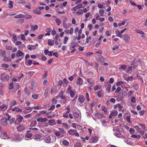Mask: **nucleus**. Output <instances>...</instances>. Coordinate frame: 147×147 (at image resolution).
I'll list each match as a JSON object with an SVG mask.
<instances>
[{"instance_id": "1", "label": "nucleus", "mask_w": 147, "mask_h": 147, "mask_svg": "<svg viewBox=\"0 0 147 147\" xmlns=\"http://www.w3.org/2000/svg\"><path fill=\"white\" fill-rule=\"evenodd\" d=\"M44 140L45 142L47 143L54 142L56 140V138L55 136L52 135H47L44 138Z\"/></svg>"}, {"instance_id": "2", "label": "nucleus", "mask_w": 147, "mask_h": 147, "mask_svg": "<svg viewBox=\"0 0 147 147\" xmlns=\"http://www.w3.org/2000/svg\"><path fill=\"white\" fill-rule=\"evenodd\" d=\"M66 93L69 94L70 96L73 98L76 94L75 90L73 89L69 85H68L66 90Z\"/></svg>"}, {"instance_id": "3", "label": "nucleus", "mask_w": 147, "mask_h": 147, "mask_svg": "<svg viewBox=\"0 0 147 147\" xmlns=\"http://www.w3.org/2000/svg\"><path fill=\"white\" fill-rule=\"evenodd\" d=\"M114 135L117 137L122 138H123L122 135L121 134L120 131L118 129L115 128L113 129Z\"/></svg>"}, {"instance_id": "4", "label": "nucleus", "mask_w": 147, "mask_h": 147, "mask_svg": "<svg viewBox=\"0 0 147 147\" xmlns=\"http://www.w3.org/2000/svg\"><path fill=\"white\" fill-rule=\"evenodd\" d=\"M74 119L76 121H78L81 119V114H79L76 112H74L73 113Z\"/></svg>"}, {"instance_id": "5", "label": "nucleus", "mask_w": 147, "mask_h": 147, "mask_svg": "<svg viewBox=\"0 0 147 147\" xmlns=\"http://www.w3.org/2000/svg\"><path fill=\"white\" fill-rule=\"evenodd\" d=\"M1 79L2 80L7 81H8L9 79V76L4 73H3L1 75Z\"/></svg>"}, {"instance_id": "6", "label": "nucleus", "mask_w": 147, "mask_h": 147, "mask_svg": "<svg viewBox=\"0 0 147 147\" xmlns=\"http://www.w3.org/2000/svg\"><path fill=\"white\" fill-rule=\"evenodd\" d=\"M11 137L13 140L14 141H19L22 140V138L18 134L12 135Z\"/></svg>"}, {"instance_id": "7", "label": "nucleus", "mask_w": 147, "mask_h": 147, "mask_svg": "<svg viewBox=\"0 0 147 147\" xmlns=\"http://www.w3.org/2000/svg\"><path fill=\"white\" fill-rule=\"evenodd\" d=\"M78 100L80 103L81 106L84 105L85 102V98L83 95H80L79 96Z\"/></svg>"}, {"instance_id": "8", "label": "nucleus", "mask_w": 147, "mask_h": 147, "mask_svg": "<svg viewBox=\"0 0 147 147\" xmlns=\"http://www.w3.org/2000/svg\"><path fill=\"white\" fill-rule=\"evenodd\" d=\"M9 110H11L12 111H16V112H20L22 111V110L18 107V106H16L13 108L12 107H9Z\"/></svg>"}, {"instance_id": "9", "label": "nucleus", "mask_w": 147, "mask_h": 147, "mask_svg": "<svg viewBox=\"0 0 147 147\" xmlns=\"http://www.w3.org/2000/svg\"><path fill=\"white\" fill-rule=\"evenodd\" d=\"M123 40L125 41V42L128 43L129 42L130 39L131 37L129 35L125 34L123 36Z\"/></svg>"}, {"instance_id": "10", "label": "nucleus", "mask_w": 147, "mask_h": 147, "mask_svg": "<svg viewBox=\"0 0 147 147\" xmlns=\"http://www.w3.org/2000/svg\"><path fill=\"white\" fill-rule=\"evenodd\" d=\"M104 87L106 88V91L107 92H109L111 89V85L109 84L108 82H106L104 86Z\"/></svg>"}, {"instance_id": "11", "label": "nucleus", "mask_w": 147, "mask_h": 147, "mask_svg": "<svg viewBox=\"0 0 147 147\" xmlns=\"http://www.w3.org/2000/svg\"><path fill=\"white\" fill-rule=\"evenodd\" d=\"M1 138L4 139H8L9 138V137L7 134V133L5 132H4L1 134Z\"/></svg>"}, {"instance_id": "12", "label": "nucleus", "mask_w": 147, "mask_h": 147, "mask_svg": "<svg viewBox=\"0 0 147 147\" xmlns=\"http://www.w3.org/2000/svg\"><path fill=\"white\" fill-rule=\"evenodd\" d=\"M87 81L89 83V85L90 86H93L95 85L94 80L91 78L88 79Z\"/></svg>"}, {"instance_id": "13", "label": "nucleus", "mask_w": 147, "mask_h": 147, "mask_svg": "<svg viewBox=\"0 0 147 147\" xmlns=\"http://www.w3.org/2000/svg\"><path fill=\"white\" fill-rule=\"evenodd\" d=\"M23 119V117L20 115H18L16 116V121L18 122L19 123H20L22 121Z\"/></svg>"}, {"instance_id": "14", "label": "nucleus", "mask_w": 147, "mask_h": 147, "mask_svg": "<svg viewBox=\"0 0 147 147\" xmlns=\"http://www.w3.org/2000/svg\"><path fill=\"white\" fill-rule=\"evenodd\" d=\"M48 121V119L46 118H39L37 119V121L38 122H41L42 123Z\"/></svg>"}, {"instance_id": "15", "label": "nucleus", "mask_w": 147, "mask_h": 147, "mask_svg": "<svg viewBox=\"0 0 147 147\" xmlns=\"http://www.w3.org/2000/svg\"><path fill=\"white\" fill-rule=\"evenodd\" d=\"M34 139L38 141H40L42 140L40 135L39 134L35 135L34 137Z\"/></svg>"}, {"instance_id": "16", "label": "nucleus", "mask_w": 147, "mask_h": 147, "mask_svg": "<svg viewBox=\"0 0 147 147\" xmlns=\"http://www.w3.org/2000/svg\"><path fill=\"white\" fill-rule=\"evenodd\" d=\"M24 53L22 52L20 50H18L16 53V56L18 57H20L22 56H24Z\"/></svg>"}, {"instance_id": "17", "label": "nucleus", "mask_w": 147, "mask_h": 147, "mask_svg": "<svg viewBox=\"0 0 147 147\" xmlns=\"http://www.w3.org/2000/svg\"><path fill=\"white\" fill-rule=\"evenodd\" d=\"M118 114V112L116 110L112 111L111 113L109 116V118H111L113 116H116Z\"/></svg>"}, {"instance_id": "18", "label": "nucleus", "mask_w": 147, "mask_h": 147, "mask_svg": "<svg viewBox=\"0 0 147 147\" xmlns=\"http://www.w3.org/2000/svg\"><path fill=\"white\" fill-rule=\"evenodd\" d=\"M83 79L79 77L76 81L77 85H82L83 84Z\"/></svg>"}, {"instance_id": "19", "label": "nucleus", "mask_w": 147, "mask_h": 147, "mask_svg": "<svg viewBox=\"0 0 147 147\" xmlns=\"http://www.w3.org/2000/svg\"><path fill=\"white\" fill-rule=\"evenodd\" d=\"M7 106L5 104H3L0 106L1 111H5L7 109Z\"/></svg>"}, {"instance_id": "20", "label": "nucleus", "mask_w": 147, "mask_h": 147, "mask_svg": "<svg viewBox=\"0 0 147 147\" xmlns=\"http://www.w3.org/2000/svg\"><path fill=\"white\" fill-rule=\"evenodd\" d=\"M2 124L4 125H7V119L5 118H3L1 119Z\"/></svg>"}, {"instance_id": "21", "label": "nucleus", "mask_w": 147, "mask_h": 147, "mask_svg": "<svg viewBox=\"0 0 147 147\" xmlns=\"http://www.w3.org/2000/svg\"><path fill=\"white\" fill-rule=\"evenodd\" d=\"M27 49L30 51L36 49V46L34 45H29L27 46Z\"/></svg>"}, {"instance_id": "22", "label": "nucleus", "mask_w": 147, "mask_h": 147, "mask_svg": "<svg viewBox=\"0 0 147 147\" xmlns=\"http://www.w3.org/2000/svg\"><path fill=\"white\" fill-rule=\"evenodd\" d=\"M30 27L31 28V30L33 31H34L36 30L38 28V27L37 25H34L32 24H31Z\"/></svg>"}, {"instance_id": "23", "label": "nucleus", "mask_w": 147, "mask_h": 147, "mask_svg": "<svg viewBox=\"0 0 147 147\" xmlns=\"http://www.w3.org/2000/svg\"><path fill=\"white\" fill-rule=\"evenodd\" d=\"M48 123L49 125L51 126L55 125L56 124L55 121L54 119L49 120Z\"/></svg>"}, {"instance_id": "24", "label": "nucleus", "mask_w": 147, "mask_h": 147, "mask_svg": "<svg viewBox=\"0 0 147 147\" xmlns=\"http://www.w3.org/2000/svg\"><path fill=\"white\" fill-rule=\"evenodd\" d=\"M47 117V118L49 119L52 118L54 117L55 115L54 114H52L51 112L48 113L47 112V114L46 115Z\"/></svg>"}, {"instance_id": "25", "label": "nucleus", "mask_w": 147, "mask_h": 147, "mask_svg": "<svg viewBox=\"0 0 147 147\" xmlns=\"http://www.w3.org/2000/svg\"><path fill=\"white\" fill-rule=\"evenodd\" d=\"M76 132V130L73 129H70L68 131V133L70 135L73 136L75 134V133Z\"/></svg>"}, {"instance_id": "26", "label": "nucleus", "mask_w": 147, "mask_h": 147, "mask_svg": "<svg viewBox=\"0 0 147 147\" xmlns=\"http://www.w3.org/2000/svg\"><path fill=\"white\" fill-rule=\"evenodd\" d=\"M32 108L35 110L41 109H42V107L40 105H35Z\"/></svg>"}, {"instance_id": "27", "label": "nucleus", "mask_w": 147, "mask_h": 147, "mask_svg": "<svg viewBox=\"0 0 147 147\" xmlns=\"http://www.w3.org/2000/svg\"><path fill=\"white\" fill-rule=\"evenodd\" d=\"M55 134L57 136H58L60 138L64 136L63 135V134H61V133L59 131L55 132Z\"/></svg>"}, {"instance_id": "28", "label": "nucleus", "mask_w": 147, "mask_h": 147, "mask_svg": "<svg viewBox=\"0 0 147 147\" xmlns=\"http://www.w3.org/2000/svg\"><path fill=\"white\" fill-rule=\"evenodd\" d=\"M25 17V16L23 14H19L14 17V18H22Z\"/></svg>"}, {"instance_id": "29", "label": "nucleus", "mask_w": 147, "mask_h": 147, "mask_svg": "<svg viewBox=\"0 0 147 147\" xmlns=\"http://www.w3.org/2000/svg\"><path fill=\"white\" fill-rule=\"evenodd\" d=\"M32 60H30L28 61H25V64L27 66H30L32 63Z\"/></svg>"}, {"instance_id": "30", "label": "nucleus", "mask_w": 147, "mask_h": 147, "mask_svg": "<svg viewBox=\"0 0 147 147\" xmlns=\"http://www.w3.org/2000/svg\"><path fill=\"white\" fill-rule=\"evenodd\" d=\"M65 32L66 33H69L70 34H72L73 32V29L72 28H70V30H65Z\"/></svg>"}, {"instance_id": "31", "label": "nucleus", "mask_w": 147, "mask_h": 147, "mask_svg": "<svg viewBox=\"0 0 147 147\" xmlns=\"http://www.w3.org/2000/svg\"><path fill=\"white\" fill-rule=\"evenodd\" d=\"M13 2L11 1H10L8 4V7L10 9H12L13 7Z\"/></svg>"}, {"instance_id": "32", "label": "nucleus", "mask_w": 147, "mask_h": 147, "mask_svg": "<svg viewBox=\"0 0 147 147\" xmlns=\"http://www.w3.org/2000/svg\"><path fill=\"white\" fill-rule=\"evenodd\" d=\"M129 20L125 19L122 22L118 24V25L119 26H121L124 25L125 22L128 21Z\"/></svg>"}, {"instance_id": "33", "label": "nucleus", "mask_w": 147, "mask_h": 147, "mask_svg": "<svg viewBox=\"0 0 147 147\" xmlns=\"http://www.w3.org/2000/svg\"><path fill=\"white\" fill-rule=\"evenodd\" d=\"M16 101L15 100H13L10 104L9 107H12L16 104Z\"/></svg>"}, {"instance_id": "34", "label": "nucleus", "mask_w": 147, "mask_h": 147, "mask_svg": "<svg viewBox=\"0 0 147 147\" xmlns=\"http://www.w3.org/2000/svg\"><path fill=\"white\" fill-rule=\"evenodd\" d=\"M131 137L137 138L138 139H139L140 138L141 136L139 134L136 135L134 134L131 136Z\"/></svg>"}, {"instance_id": "35", "label": "nucleus", "mask_w": 147, "mask_h": 147, "mask_svg": "<svg viewBox=\"0 0 147 147\" xmlns=\"http://www.w3.org/2000/svg\"><path fill=\"white\" fill-rule=\"evenodd\" d=\"M24 128V125H20L17 128V129L19 131H21L23 130Z\"/></svg>"}, {"instance_id": "36", "label": "nucleus", "mask_w": 147, "mask_h": 147, "mask_svg": "<svg viewBox=\"0 0 147 147\" xmlns=\"http://www.w3.org/2000/svg\"><path fill=\"white\" fill-rule=\"evenodd\" d=\"M1 65L2 67L5 70L9 67L8 65L7 64L3 63Z\"/></svg>"}, {"instance_id": "37", "label": "nucleus", "mask_w": 147, "mask_h": 147, "mask_svg": "<svg viewBox=\"0 0 147 147\" xmlns=\"http://www.w3.org/2000/svg\"><path fill=\"white\" fill-rule=\"evenodd\" d=\"M97 60L98 61L103 62L105 61V59L102 57L100 56L97 59Z\"/></svg>"}, {"instance_id": "38", "label": "nucleus", "mask_w": 147, "mask_h": 147, "mask_svg": "<svg viewBox=\"0 0 147 147\" xmlns=\"http://www.w3.org/2000/svg\"><path fill=\"white\" fill-rule=\"evenodd\" d=\"M55 21L58 26H59L61 22V20L59 18H56L55 20Z\"/></svg>"}, {"instance_id": "39", "label": "nucleus", "mask_w": 147, "mask_h": 147, "mask_svg": "<svg viewBox=\"0 0 147 147\" xmlns=\"http://www.w3.org/2000/svg\"><path fill=\"white\" fill-rule=\"evenodd\" d=\"M125 76H123V78L125 80H126L127 81H128L130 80L133 78V77L132 76H131L130 77H127V78H126Z\"/></svg>"}, {"instance_id": "40", "label": "nucleus", "mask_w": 147, "mask_h": 147, "mask_svg": "<svg viewBox=\"0 0 147 147\" xmlns=\"http://www.w3.org/2000/svg\"><path fill=\"white\" fill-rule=\"evenodd\" d=\"M74 147H82V145L80 142H77L74 144Z\"/></svg>"}, {"instance_id": "41", "label": "nucleus", "mask_w": 147, "mask_h": 147, "mask_svg": "<svg viewBox=\"0 0 147 147\" xmlns=\"http://www.w3.org/2000/svg\"><path fill=\"white\" fill-rule=\"evenodd\" d=\"M92 140L93 142L95 143L97 142L98 139L97 137L96 136H94L92 138Z\"/></svg>"}, {"instance_id": "42", "label": "nucleus", "mask_w": 147, "mask_h": 147, "mask_svg": "<svg viewBox=\"0 0 147 147\" xmlns=\"http://www.w3.org/2000/svg\"><path fill=\"white\" fill-rule=\"evenodd\" d=\"M62 143L63 145L66 146H67L69 144V142L66 140H63Z\"/></svg>"}, {"instance_id": "43", "label": "nucleus", "mask_w": 147, "mask_h": 147, "mask_svg": "<svg viewBox=\"0 0 147 147\" xmlns=\"http://www.w3.org/2000/svg\"><path fill=\"white\" fill-rule=\"evenodd\" d=\"M136 32L140 34H141L143 35L144 34V33L143 32L142 30L137 29L136 30Z\"/></svg>"}, {"instance_id": "44", "label": "nucleus", "mask_w": 147, "mask_h": 147, "mask_svg": "<svg viewBox=\"0 0 147 147\" xmlns=\"http://www.w3.org/2000/svg\"><path fill=\"white\" fill-rule=\"evenodd\" d=\"M83 14V11L81 9L79 10L78 11L76 12V14L77 15H80Z\"/></svg>"}, {"instance_id": "45", "label": "nucleus", "mask_w": 147, "mask_h": 147, "mask_svg": "<svg viewBox=\"0 0 147 147\" xmlns=\"http://www.w3.org/2000/svg\"><path fill=\"white\" fill-rule=\"evenodd\" d=\"M127 68V66L125 65H122L119 69L120 70L121 69L123 70H125Z\"/></svg>"}, {"instance_id": "46", "label": "nucleus", "mask_w": 147, "mask_h": 147, "mask_svg": "<svg viewBox=\"0 0 147 147\" xmlns=\"http://www.w3.org/2000/svg\"><path fill=\"white\" fill-rule=\"evenodd\" d=\"M68 37L67 36H65L64 37L63 42L64 44H65L67 42V41H68Z\"/></svg>"}, {"instance_id": "47", "label": "nucleus", "mask_w": 147, "mask_h": 147, "mask_svg": "<svg viewBox=\"0 0 147 147\" xmlns=\"http://www.w3.org/2000/svg\"><path fill=\"white\" fill-rule=\"evenodd\" d=\"M32 134L31 133H28L26 134L25 138H30L31 137H32Z\"/></svg>"}, {"instance_id": "48", "label": "nucleus", "mask_w": 147, "mask_h": 147, "mask_svg": "<svg viewBox=\"0 0 147 147\" xmlns=\"http://www.w3.org/2000/svg\"><path fill=\"white\" fill-rule=\"evenodd\" d=\"M104 10L102 9H100L99 11V13L101 16H102L104 15Z\"/></svg>"}, {"instance_id": "49", "label": "nucleus", "mask_w": 147, "mask_h": 147, "mask_svg": "<svg viewBox=\"0 0 147 147\" xmlns=\"http://www.w3.org/2000/svg\"><path fill=\"white\" fill-rule=\"evenodd\" d=\"M68 113H69L66 112H64L63 114V117L65 118H67L68 117Z\"/></svg>"}, {"instance_id": "50", "label": "nucleus", "mask_w": 147, "mask_h": 147, "mask_svg": "<svg viewBox=\"0 0 147 147\" xmlns=\"http://www.w3.org/2000/svg\"><path fill=\"white\" fill-rule=\"evenodd\" d=\"M59 129L60 131V132L61 134H64L65 133V131L64 130V129L61 128L59 127Z\"/></svg>"}, {"instance_id": "51", "label": "nucleus", "mask_w": 147, "mask_h": 147, "mask_svg": "<svg viewBox=\"0 0 147 147\" xmlns=\"http://www.w3.org/2000/svg\"><path fill=\"white\" fill-rule=\"evenodd\" d=\"M13 83L11 82L9 84V90L12 89L13 88Z\"/></svg>"}, {"instance_id": "52", "label": "nucleus", "mask_w": 147, "mask_h": 147, "mask_svg": "<svg viewBox=\"0 0 147 147\" xmlns=\"http://www.w3.org/2000/svg\"><path fill=\"white\" fill-rule=\"evenodd\" d=\"M25 92L27 94L29 95L30 94V92L29 89L27 88H25L24 89Z\"/></svg>"}, {"instance_id": "53", "label": "nucleus", "mask_w": 147, "mask_h": 147, "mask_svg": "<svg viewBox=\"0 0 147 147\" xmlns=\"http://www.w3.org/2000/svg\"><path fill=\"white\" fill-rule=\"evenodd\" d=\"M1 55L3 57H5L6 56L5 52L4 51H1Z\"/></svg>"}, {"instance_id": "54", "label": "nucleus", "mask_w": 147, "mask_h": 147, "mask_svg": "<svg viewBox=\"0 0 147 147\" xmlns=\"http://www.w3.org/2000/svg\"><path fill=\"white\" fill-rule=\"evenodd\" d=\"M131 101L132 103H134L136 102V99L135 97H132L131 98Z\"/></svg>"}, {"instance_id": "55", "label": "nucleus", "mask_w": 147, "mask_h": 147, "mask_svg": "<svg viewBox=\"0 0 147 147\" xmlns=\"http://www.w3.org/2000/svg\"><path fill=\"white\" fill-rule=\"evenodd\" d=\"M40 113L42 115H43L44 114H45L46 115L47 113V112L46 110H43V111H40Z\"/></svg>"}, {"instance_id": "56", "label": "nucleus", "mask_w": 147, "mask_h": 147, "mask_svg": "<svg viewBox=\"0 0 147 147\" xmlns=\"http://www.w3.org/2000/svg\"><path fill=\"white\" fill-rule=\"evenodd\" d=\"M70 105H67V107L65 108V109L66 110V112L69 113L70 112Z\"/></svg>"}, {"instance_id": "57", "label": "nucleus", "mask_w": 147, "mask_h": 147, "mask_svg": "<svg viewBox=\"0 0 147 147\" xmlns=\"http://www.w3.org/2000/svg\"><path fill=\"white\" fill-rule=\"evenodd\" d=\"M97 96L99 97H101L102 96V91L100 90L99 91L97 94Z\"/></svg>"}, {"instance_id": "58", "label": "nucleus", "mask_w": 147, "mask_h": 147, "mask_svg": "<svg viewBox=\"0 0 147 147\" xmlns=\"http://www.w3.org/2000/svg\"><path fill=\"white\" fill-rule=\"evenodd\" d=\"M100 88L101 87L100 86L96 85L94 86V90H97Z\"/></svg>"}, {"instance_id": "59", "label": "nucleus", "mask_w": 147, "mask_h": 147, "mask_svg": "<svg viewBox=\"0 0 147 147\" xmlns=\"http://www.w3.org/2000/svg\"><path fill=\"white\" fill-rule=\"evenodd\" d=\"M105 34L107 36H111V33L110 31L109 30H107L105 32Z\"/></svg>"}, {"instance_id": "60", "label": "nucleus", "mask_w": 147, "mask_h": 147, "mask_svg": "<svg viewBox=\"0 0 147 147\" xmlns=\"http://www.w3.org/2000/svg\"><path fill=\"white\" fill-rule=\"evenodd\" d=\"M124 83V82L120 81L118 82H117L116 84V85L117 86H121L122 84Z\"/></svg>"}, {"instance_id": "61", "label": "nucleus", "mask_w": 147, "mask_h": 147, "mask_svg": "<svg viewBox=\"0 0 147 147\" xmlns=\"http://www.w3.org/2000/svg\"><path fill=\"white\" fill-rule=\"evenodd\" d=\"M3 60L4 61L8 62L11 61V60L10 58H8L7 57H5L4 58Z\"/></svg>"}, {"instance_id": "62", "label": "nucleus", "mask_w": 147, "mask_h": 147, "mask_svg": "<svg viewBox=\"0 0 147 147\" xmlns=\"http://www.w3.org/2000/svg\"><path fill=\"white\" fill-rule=\"evenodd\" d=\"M54 44V42L53 41L49 40L48 44L50 46H52Z\"/></svg>"}, {"instance_id": "63", "label": "nucleus", "mask_w": 147, "mask_h": 147, "mask_svg": "<svg viewBox=\"0 0 147 147\" xmlns=\"http://www.w3.org/2000/svg\"><path fill=\"white\" fill-rule=\"evenodd\" d=\"M129 133L131 134H132L134 133V130L132 128H131L129 129Z\"/></svg>"}, {"instance_id": "64", "label": "nucleus", "mask_w": 147, "mask_h": 147, "mask_svg": "<svg viewBox=\"0 0 147 147\" xmlns=\"http://www.w3.org/2000/svg\"><path fill=\"white\" fill-rule=\"evenodd\" d=\"M6 49L8 50H11L12 49V47L8 45L6 46L5 47Z\"/></svg>"}]
</instances>
